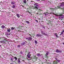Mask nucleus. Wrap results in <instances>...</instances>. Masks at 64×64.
<instances>
[{
  "label": "nucleus",
  "instance_id": "nucleus-18",
  "mask_svg": "<svg viewBox=\"0 0 64 64\" xmlns=\"http://www.w3.org/2000/svg\"><path fill=\"white\" fill-rule=\"evenodd\" d=\"M49 54V52H47L46 53V56H48V54Z\"/></svg>",
  "mask_w": 64,
  "mask_h": 64
},
{
  "label": "nucleus",
  "instance_id": "nucleus-39",
  "mask_svg": "<svg viewBox=\"0 0 64 64\" xmlns=\"http://www.w3.org/2000/svg\"><path fill=\"white\" fill-rule=\"evenodd\" d=\"M62 8V9H64V7H63V8Z\"/></svg>",
  "mask_w": 64,
  "mask_h": 64
},
{
  "label": "nucleus",
  "instance_id": "nucleus-43",
  "mask_svg": "<svg viewBox=\"0 0 64 64\" xmlns=\"http://www.w3.org/2000/svg\"><path fill=\"white\" fill-rule=\"evenodd\" d=\"M1 46H2L1 45H0V47H1Z\"/></svg>",
  "mask_w": 64,
  "mask_h": 64
},
{
  "label": "nucleus",
  "instance_id": "nucleus-7",
  "mask_svg": "<svg viewBox=\"0 0 64 64\" xmlns=\"http://www.w3.org/2000/svg\"><path fill=\"white\" fill-rule=\"evenodd\" d=\"M11 31V29H10L9 28L7 29V31L8 32H10Z\"/></svg>",
  "mask_w": 64,
  "mask_h": 64
},
{
  "label": "nucleus",
  "instance_id": "nucleus-1",
  "mask_svg": "<svg viewBox=\"0 0 64 64\" xmlns=\"http://www.w3.org/2000/svg\"><path fill=\"white\" fill-rule=\"evenodd\" d=\"M55 15L56 16H57V17L59 16V18L60 19H63V16L62 15H58L57 14H55Z\"/></svg>",
  "mask_w": 64,
  "mask_h": 64
},
{
  "label": "nucleus",
  "instance_id": "nucleus-14",
  "mask_svg": "<svg viewBox=\"0 0 64 64\" xmlns=\"http://www.w3.org/2000/svg\"><path fill=\"white\" fill-rule=\"evenodd\" d=\"M63 6H64V2H62L60 6V7H62Z\"/></svg>",
  "mask_w": 64,
  "mask_h": 64
},
{
  "label": "nucleus",
  "instance_id": "nucleus-37",
  "mask_svg": "<svg viewBox=\"0 0 64 64\" xmlns=\"http://www.w3.org/2000/svg\"><path fill=\"white\" fill-rule=\"evenodd\" d=\"M20 53L21 54H22V52H20Z\"/></svg>",
  "mask_w": 64,
  "mask_h": 64
},
{
  "label": "nucleus",
  "instance_id": "nucleus-9",
  "mask_svg": "<svg viewBox=\"0 0 64 64\" xmlns=\"http://www.w3.org/2000/svg\"><path fill=\"white\" fill-rule=\"evenodd\" d=\"M27 43V42H23L22 43H21V44L22 45H24V44H26Z\"/></svg>",
  "mask_w": 64,
  "mask_h": 64
},
{
  "label": "nucleus",
  "instance_id": "nucleus-8",
  "mask_svg": "<svg viewBox=\"0 0 64 64\" xmlns=\"http://www.w3.org/2000/svg\"><path fill=\"white\" fill-rule=\"evenodd\" d=\"M49 14V13L48 12H46V13H44V15H45L46 16H47V15H48V14Z\"/></svg>",
  "mask_w": 64,
  "mask_h": 64
},
{
  "label": "nucleus",
  "instance_id": "nucleus-21",
  "mask_svg": "<svg viewBox=\"0 0 64 64\" xmlns=\"http://www.w3.org/2000/svg\"><path fill=\"white\" fill-rule=\"evenodd\" d=\"M26 22L27 24H29V23H30L29 22L26 20Z\"/></svg>",
  "mask_w": 64,
  "mask_h": 64
},
{
  "label": "nucleus",
  "instance_id": "nucleus-36",
  "mask_svg": "<svg viewBox=\"0 0 64 64\" xmlns=\"http://www.w3.org/2000/svg\"><path fill=\"white\" fill-rule=\"evenodd\" d=\"M28 11V12H29V13H30V14H31V13L29 12H28V11Z\"/></svg>",
  "mask_w": 64,
  "mask_h": 64
},
{
  "label": "nucleus",
  "instance_id": "nucleus-6",
  "mask_svg": "<svg viewBox=\"0 0 64 64\" xmlns=\"http://www.w3.org/2000/svg\"><path fill=\"white\" fill-rule=\"evenodd\" d=\"M15 4V2L14 1H12L11 2V4L12 5H14Z\"/></svg>",
  "mask_w": 64,
  "mask_h": 64
},
{
  "label": "nucleus",
  "instance_id": "nucleus-4",
  "mask_svg": "<svg viewBox=\"0 0 64 64\" xmlns=\"http://www.w3.org/2000/svg\"><path fill=\"white\" fill-rule=\"evenodd\" d=\"M56 53H61L62 52V51L61 50H59L58 49H57L56 50Z\"/></svg>",
  "mask_w": 64,
  "mask_h": 64
},
{
  "label": "nucleus",
  "instance_id": "nucleus-47",
  "mask_svg": "<svg viewBox=\"0 0 64 64\" xmlns=\"http://www.w3.org/2000/svg\"><path fill=\"white\" fill-rule=\"evenodd\" d=\"M52 14V13H51V14Z\"/></svg>",
  "mask_w": 64,
  "mask_h": 64
},
{
  "label": "nucleus",
  "instance_id": "nucleus-34",
  "mask_svg": "<svg viewBox=\"0 0 64 64\" xmlns=\"http://www.w3.org/2000/svg\"><path fill=\"white\" fill-rule=\"evenodd\" d=\"M62 32H63V33H64V30H63Z\"/></svg>",
  "mask_w": 64,
  "mask_h": 64
},
{
  "label": "nucleus",
  "instance_id": "nucleus-31",
  "mask_svg": "<svg viewBox=\"0 0 64 64\" xmlns=\"http://www.w3.org/2000/svg\"><path fill=\"white\" fill-rule=\"evenodd\" d=\"M35 8H36V9H38V7H37V6H35Z\"/></svg>",
  "mask_w": 64,
  "mask_h": 64
},
{
  "label": "nucleus",
  "instance_id": "nucleus-5",
  "mask_svg": "<svg viewBox=\"0 0 64 64\" xmlns=\"http://www.w3.org/2000/svg\"><path fill=\"white\" fill-rule=\"evenodd\" d=\"M30 55H29L28 56H27V57H28V59L27 58V59L28 60H31V58L30 57Z\"/></svg>",
  "mask_w": 64,
  "mask_h": 64
},
{
  "label": "nucleus",
  "instance_id": "nucleus-35",
  "mask_svg": "<svg viewBox=\"0 0 64 64\" xmlns=\"http://www.w3.org/2000/svg\"><path fill=\"white\" fill-rule=\"evenodd\" d=\"M35 7H34L33 9H35Z\"/></svg>",
  "mask_w": 64,
  "mask_h": 64
},
{
  "label": "nucleus",
  "instance_id": "nucleus-46",
  "mask_svg": "<svg viewBox=\"0 0 64 64\" xmlns=\"http://www.w3.org/2000/svg\"><path fill=\"white\" fill-rule=\"evenodd\" d=\"M31 2H32V1H31Z\"/></svg>",
  "mask_w": 64,
  "mask_h": 64
},
{
  "label": "nucleus",
  "instance_id": "nucleus-10",
  "mask_svg": "<svg viewBox=\"0 0 64 64\" xmlns=\"http://www.w3.org/2000/svg\"><path fill=\"white\" fill-rule=\"evenodd\" d=\"M41 36V34H37L36 35V37H40Z\"/></svg>",
  "mask_w": 64,
  "mask_h": 64
},
{
  "label": "nucleus",
  "instance_id": "nucleus-17",
  "mask_svg": "<svg viewBox=\"0 0 64 64\" xmlns=\"http://www.w3.org/2000/svg\"><path fill=\"white\" fill-rule=\"evenodd\" d=\"M36 55H37V56H38V57L39 56L40 57V56H41V55H40V54H37Z\"/></svg>",
  "mask_w": 64,
  "mask_h": 64
},
{
  "label": "nucleus",
  "instance_id": "nucleus-23",
  "mask_svg": "<svg viewBox=\"0 0 64 64\" xmlns=\"http://www.w3.org/2000/svg\"><path fill=\"white\" fill-rule=\"evenodd\" d=\"M12 8H15V5H14L12 6Z\"/></svg>",
  "mask_w": 64,
  "mask_h": 64
},
{
  "label": "nucleus",
  "instance_id": "nucleus-26",
  "mask_svg": "<svg viewBox=\"0 0 64 64\" xmlns=\"http://www.w3.org/2000/svg\"><path fill=\"white\" fill-rule=\"evenodd\" d=\"M17 47L18 48H19L20 47V45H18Z\"/></svg>",
  "mask_w": 64,
  "mask_h": 64
},
{
  "label": "nucleus",
  "instance_id": "nucleus-29",
  "mask_svg": "<svg viewBox=\"0 0 64 64\" xmlns=\"http://www.w3.org/2000/svg\"><path fill=\"white\" fill-rule=\"evenodd\" d=\"M30 52H29L28 53V54L27 55V56H28V55H31L30 54Z\"/></svg>",
  "mask_w": 64,
  "mask_h": 64
},
{
  "label": "nucleus",
  "instance_id": "nucleus-44",
  "mask_svg": "<svg viewBox=\"0 0 64 64\" xmlns=\"http://www.w3.org/2000/svg\"><path fill=\"white\" fill-rule=\"evenodd\" d=\"M63 44H64V43H63Z\"/></svg>",
  "mask_w": 64,
  "mask_h": 64
},
{
  "label": "nucleus",
  "instance_id": "nucleus-22",
  "mask_svg": "<svg viewBox=\"0 0 64 64\" xmlns=\"http://www.w3.org/2000/svg\"><path fill=\"white\" fill-rule=\"evenodd\" d=\"M10 60L11 61H12V62H13V58H10Z\"/></svg>",
  "mask_w": 64,
  "mask_h": 64
},
{
  "label": "nucleus",
  "instance_id": "nucleus-12",
  "mask_svg": "<svg viewBox=\"0 0 64 64\" xmlns=\"http://www.w3.org/2000/svg\"><path fill=\"white\" fill-rule=\"evenodd\" d=\"M34 6H38V4L37 3H35L34 4Z\"/></svg>",
  "mask_w": 64,
  "mask_h": 64
},
{
  "label": "nucleus",
  "instance_id": "nucleus-32",
  "mask_svg": "<svg viewBox=\"0 0 64 64\" xmlns=\"http://www.w3.org/2000/svg\"><path fill=\"white\" fill-rule=\"evenodd\" d=\"M41 32L42 33V34H43L44 33V31H42V32Z\"/></svg>",
  "mask_w": 64,
  "mask_h": 64
},
{
  "label": "nucleus",
  "instance_id": "nucleus-20",
  "mask_svg": "<svg viewBox=\"0 0 64 64\" xmlns=\"http://www.w3.org/2000/svg\"><path fill=\"white\" fill-rule=\"evenodd\" d=\"M23 2L24 3H25V4H26V2H27L26 0H24Z\"/></svg>",
  "mask_w": 64,
  "mask_h": 64
},
{
  "label": "nucleus",
  "instance_id": "nucleus-13",
  "mask_svg": "<svg viewBox=\"0 0 64 64\" xmlns=\"http://www.w3.org/2000/svg\"><path fill=\"white\" fill-rule=\"evenodd\" d=\"M5 26L3 25H2L1 26V28L2 29H4V28H5Z\"/></svg>",
  "mask_w": 64,
  "mask_h": 64
},
{
  "label": "nucleus",
  "instance_id": "nucleus-19",
  "mask_svg": "<svg viewBox=\"0 0 64 64\" xmlns=\"http://www.w3.org/2000/svg\"><path fill=\"white\" fill-rule=\"evenodd\" d=\"M14 29H15V27H12L11 28V30H14Z\"/></svg>",
  "mask_w": 64,
  "mask_h": 64
},
{
  "label": "nucleus",
  "instance_id": "nucleus-27",
  "mask_svg": "<svg viewBox=\"0 0 64 64\" xmlns=\"http://www.w3.org/2000/svg\"><path fill=\"white\" fill-rule=\"evenodd\" d=\"M63 34V32H61V33L60 34V35H62V34Z\"/></svg>",
  "mask_w": 64,
  "mask_h": 64
},
{
  "label": "nucleus",
  "instance_id": "nucleus-41",
  "mask_svg": "<svg viewBox=\"0 0 64 64\" xmlns=\"http://www.w3.org/2000/svg\"><path fill=\"white\" fill-rule=\"evenodd\" d=\"M29 36H31V35H30V34H29Z\"/></svg>",
  "mask_w": 64,
  "mask_h": 64
},
{
  "label": "nucleus",
  "instance_id": "nucleus-28",
  "mask_svg": "<svg viewBox=\"0 0 64 64\" xmlns=\"http://www.w3.org/2000/svg\"><path fill=\"white\" fill-rule=\"evenodd\" d=\"M63 34V32H61V33L60 34V35H62V34Z\"/></svg>",
  "mask_w": 64,
  "mask_h": 64
},
{
  "label": "nucleus",
  "instance_id": "nucleus-16",
  "mask_svg": "<svg viewBox=\"0 0 64 64\" xmlns=\"http://www.w3.org/2000/svg\"><path fill=\"white\" fill-rule=\"evenodd\" d=\"M18 63H21V61L20 60V58L18 59Z\"/></svg>",
  "mask_w": 64,
  "mask_h": 64
},
{
  "label": "nucleus",
  "instance_id": "nucleus-45",
  "mask_svg": "<svg viewBox=\"0 0 64 64\" xmlns=\"http://www.w3.org/2000/svg\"><path fill=\"white\" fill-rule=\"evenodd\" d=\"M63 14H64V13H63V14H63Z\"/></svg>",
  "mask_w": 64,
  "mask_h": 64
},
{
  "label": "nucleus",
  "instance_id": "nucleus-25",
  "mask_svg": "<svg viewBox=\"0 0 64 64\" xmlns=\"http://www.w3.org/2000/svg\"><path fill=\"white\" fill-rule=\"evenodd\" d=\"M34 43L35 44H37V41L36 40H35L34 41Z\"/></svg>",
  "mask_w": 64,
  "mask_h": 64
},
{
  "label": "nucleus",
  "instance_id": "nucleus-15",
  "mask_svg": "<svg viewBox=\"0 0 64 64\" xmlns=\"http://www.w3.org/2000/svg\"><path fill=\"white\" fill-rule=\"evenodd\" d=\"M54 34L55 36H56V38H58V35H57V34L56 33H54Z\"/></svg>",
  "mask_w": 64,
  "mask_h": 64
},
{
  "label": "nucleus",
  "instance_id": "nucleus-33",
  "mask_svg": "<svg viewBox=\"0 0 64 64\" xmlns=\"http://www.w3.org/2000/svg\"><path fill=\"white\" fill-rule=\"evenodd\" d=\"M35 21L36 22H38V20H35Z\"/></svg>",
  "mask_w": 64,
  "mask_h": 64
},
{
  "label": "nucleus",
  "instance_id": "nucleus-40",
  "mask_svg": "<svg viewBox=\"0 0 64 64\" xmlns=\"http://www.w3.org/2000/svg\"><path fill=\"white\" fill-rule=\"evenodd\" d=\"M20 16H22V15H20Z\"/></svg>",
  "mask_w": 64,
  "mask_h": 64
},
{
  "label": "nucleus",
  "instance_id": "nucleus-42",
  "mask_svg": "<svg viewBox=\"0 0 64 64\" xmlns=\"http://www.w3.org/2000/svg\"><path fill=\"white\" fill-rule=\"evenodd\" d=\"M36 14H38V13H36Z\"/></svg>",
  "mask_w": 64,
  "mask_h": 64
},
{
  "label": "nucleus",
  "instance_id": "nucleus-38",
  "mask_svg": "<svg viewBox=\"0 0 64 64\" xmlns=\"http://www.w3.org/2000/svg\"><path fill=\"white\" fill-rule=\"evenodd\" d=\"M43 28H44V29H45V27H44V26L43 27Z\"/></svg>",
  "mask_w": 64,
  "mask_h": 64
},
{
  "label": "nucleus",
  "instance_id": "nucleus-2",
  "mask_svg": "<svg viewBox=\"0 0 64 64\" xmlns=\"http://www.w3.org/2000/svg\"><path fill=\"white\" fill-rule=\"evenodd\" d=\"M26 39L28 41H31L32 40V36H30V37H28V38H26Z\"/></svg>",
  "mask_w": 64,
  "mask_h": 64
},
{
  "label": "nucleus",
  "instance_id": "nucleus-30",
  "mask_svg": "<svg viewBox=\"0 0 64 64\" xmlns=\"http://www.w3.org/2000/svg\"><path fill=\"white\" fill-rule=\"evenodd\" d=\"M43 35H46V36L47 35V34H46L45 33H44L43 34Z\"/></svg>",
  "mask_w": 64,
  "mask_h": 64
},
{
  "label": "nucleus",
  "instance_id": "nucleus-3",
  "mask_svg": "<svg viewBox=\"0 0 64 64\" xmlns=\"http://www.w3.org/2000/svg\"><path fill=\"white\" fill-rule=\"evenodd\" d=\"M60 62V60H57L56 62H53V64H57V63H59Z\"/></svg>",
  "mask_w": 64,
  "mask_h": 64
},
{
  "label": "nucleus",
  "instance_id": "nucleus-11",
  "mask_svg": "<svg viewBox=\"0 0 64 64\" xmlns=\"http://www.w3.org/2000/svg\"><path fill=\"white\" fill-rule=\"evenodd\" d=\"M16 15L17 17H18V18H19V17H20V16L19 14H16Z\"/></svg>",
  "mask_w": 64,
  "mask_h": 64
},
{
  "label": "nucleus",
  "instance_id": "nucleus-24",
  "mask_svg": "<svg viewBox=\"0 0 64 64\" xmlns=\"http://www.w3.org/2000/svg\"><path fill=\"white\" fill-rule=\"evenodd\" d=\"M14 59H15V60H17V58L16 57H14Z\"/></svg>",
  "mask_w": 64,
  "mask_h": 64
}]
</instances>
